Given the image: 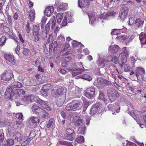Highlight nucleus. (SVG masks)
I'll return each instance as SVG.
<instances>
[{
    "mask_svg": "<svg viewBox=\"0 0 146 146\" xmlns=\"http://www.w3.org/2000/svg\"><path fill=\"white\" fill-rule=\"evenodd\" d=\"M75 133L67 134V139L70 141H72L73 140L74 138L75 137Z\"/></svg>",
    "mask_w": 146,
    "mask_h": 146,
    "instance_id": "obj_46",
    "label": "nucleus"
},
{
    "mask_svg": "<svg viewBox=\"0 0 146 146\" xmlns=\"http://www.w3.org/2000/svg\"><path fill=\"white\" fill-rule=\"evenodd\" d=\"M22 86V84L19 82H15L13 85V89H14V88H20Z\"/></svg>",
    "mask_w": 146,
    "mask_h": 146,
    "instance_id": "obj_43",
    "label": "nucleus"
},
{
    "mask_svg": "<svg viewBox=\"0 0 146 146\" xmlns=\"http://www.w3.org/2000/svg\"><path fill=\"white\" fill-rule=\"evenodd\" d=\"M97 85L101 88H102L104 87V83L103 82V79L99 78L97 80Z\"/></svg>",
    "mask_w": 146,
    "mask_h": 146,
    "instance_id": "obj_36",
    "label": "nucleus"
},
{
    "mask_svg": "<svg viewBox=\"0 0 146 146\" xmlns=\"http://www.w3.org/2000/svg\"><path fill=\"white\" fill-rule=\"evenodd\" d=\"M57 40L60 43H63L65 41V38L63 36L60 35L58 36Z\"/></svg>",
    "mask_w": 146,
    "mask_h": 146,
    "instance_id": "obj_49",
    "label": "nucleus"
},
{
    "mask_svg": "<svg viewBox=\"0 0 146 146\" xmlns=\"http://www.w3.org/2000/svg\"><path fill=\"white\" fill-rule=\"evenodd\" d=\"M103 82L104 83V86L106 85H110L111 84V83L108 80L103 79Z\"/></svg>",
    "mask_w": 146,
    "mask_h": 146,
    "instance_id": "obj_58",
    "label": "nucleus"
},
{
    "mask_svg": "<svg viewBox=\"0 0 146 146\" xmlns=\"http://www.w3.org/2000/svg\"><path fill=\"white\" fill-rule=\"evenodd\" d=\"M91 93L89 92L88 91H87V90H86V92L85 93V96L87 98H89L91 99L93 98L94 97V95L92 94V95Z\"/></svg>",
    "mask_w": 146,
    "mask_h": 146,
    "instance_id": "obj_48",
    "label": "nucleus"
},
{
    "mask_svg": "<svg viewBox=\"0 0 146 146\" xmlns=\"http://www.w3.org/2000/svg\"><path fill=\"white\" fill-rule=\"evenodd\" d=\"M67 92L66 88L64 87H62L58 89L57 92L59 95H61L62 96L65 97Z\"/></svg>",
    "mask_w": 146,
    "mask_h": 146,
    "instance_id": "obj_25",
    "label": "nucleus"
},
{
    "mask_svg": "<svg viewBox=\"0 0 146 146\" xmlns=\"http://www.w3.org/2000/svg\"><path fill=\"white\" fill-rule=\"evenodd\" d=\"M122 50L123 51L119 54L118 58L114 56L111 60V62L115 64L118 62L119 63H125L127 62V58L129 54V50L127 47L123 48Z\"/></svg>",
    "mask_w": 146,
    "mask_h": 146,
    "instance_id": "obj_1",
    "label": "nucleus"
},
{
    "mask_svg": "<svg viewBox=\"0 0 146 146\" xmlns=\"http://www.w3.org/2000/svg\"><path fill=\"white\" fill-rule=\"evenodd\" d=\"M14 143V141L11 139H9L7 140L5 143L4 146H11Z\"/></svg>",
    "mask_w": 146,
    "mask_h": 146,
    "instance_id": "obj_37",
    "label": "nucleus"
},
{
    "mask_svg": "<svg viewBox=\"0 0 146 146\" xmlns=\"http://www.w3.org/2000/svg\"><path fill=\"white\" fill-rule=\"evenodd\" d=\"M80 104V102L79 101H73L72 103L68 104L65 109L67 111H75L77 109Z\"/></svg>",
    "mask_w": 146,
    "mask_h": 146,
    "instance_id": "obj_3",
    "label": "nucleus"
},
{
    "mask_svg": "<svg viewBox=\"0 0 146 146\" xmlns=\"http://www.w3.org/2000/svg\"><path fill=\"white\" fill-rule=\"evenodd\" d=\"M66 132L67 134L75 133L74 130L70 128H68L66 129Z\"/></svg>",
    "mask_w": 146,
    "mask_h": 146,
    "instance_id": "obj_52",
    "label": "nucleus"
},
{
    "mask_svg": "<svg viewBox=\"0 0 146 146\" xmlns=\"http://www.w3.org/2000/svg\"><path fill=\"white\" fill-rule=\"evenodd\" d=\"M33 94L30 95L25 96L22 98V102H24V104H28L30 102L34 101Z\"/></svg>",
    "mask_w": 146,
    "mask_h": 146,
    "instance_id": "obj_15",
    "label": "nucleus"
},
{
    "mask_svg": "<svg viewBox=\"0 0 146 146\" xmlns=\"http://www.w3.org/2000/svg\"><path fill=\"white\" fill-rule=\"evenodd\" d=\"M144 21L140 18H138L136 19L135 22V25L137 27H142L143 23Z\"/></svg>",
    "mask_w": 146,
    "mask_h": 146,
    "instance_id": "obj_27",
    "label": "nucleus"
},
{
    "mask_svg": "<svg viewBox=\"0 0 146 146\" xmlns=\"http://www.w3.org/2000/svg\"><path fill=\"white\" fill-rule=\"evenodd\" d=\"M7 40L5 36H2L0 39V46H2L5 44Z\"/></svg>",
    "mask_w": 146,
    "mask_h": 146,
    "instance_id": "obj_41",
    "label": "nucleus"
},
{
    "mask_svg": "<svg viewBox=\"0 0 146 146\" xmlns=\"http://www.w3.org/2000/svg\"><path fill=\"white\" fill-rule=\"evenodd\" d=\"M42 102L41 105L42 107L48 110H50L51 109L50 107L47 105L45 101L41 100Z\"/></svg>",
    "mask_w": 146,
    "mask_h": 146,
    "instance_id": "obj_39",
    "label": "nucleus"
},
{
    "mask_svg": "<svg viewBox=\"0 0 146 146\" xmlns=\"http://www.w3.org/2000/svg\"><path fill=\"white\" fill-rule=\"evenodd\" d=\"M126 145L127 146H137V145L133 142H128L126 144Z\"/></svg>",
    "mask_w": 146,
    "mask_h": 146,
    "instance_id": "obj_64",
    "label": "nucleus"
},
{
    "mask_svg": "<svg viewBox=\"0 0 146 146\" xmlns=\"http://www.w3.org/2000/svg\"><path fill=\"white\" fill-rule=\"evenodd\" d=\"M124 70L126 71H130L132 69V68L131 67L127 64L124 65Z\"/></svg>",
    "mask_w": 146,
    "mask_h": 146,
    "instance_id": "obj_53",
    "label": "nucleus"
},
{
    "mask_svg": "<svg viewBox=\"0 0 146 146\" xmlns=\"http://www.w3.org/2000/svg\"><path fill=\"white\" fill-rule=\"evenodd\" d=\"M81 127L79 128L78 131V134H84L86 132V127L84 123H82Z\"/></svg>",
    "mask_w": 146,
    "mask_h": 146,
    "instance_id": "obj_30",
    "label": "nucleus"
},
{
    "mask_svg": "<svg viewBox=\"0 0 146 146\" xmlns=\"http://www.w3.org/2000/svg\"><path fill=\"white\" fill-rule=\"evenodd\" d=\"M122 29H114L111 32V35H119L121 33V31Z\"/></svg>",
    "mask_w": 146,
    "mask_h": 146,
    "instance_id": "obj_38",
    "label": "nucleus"
},
{
    "mask_svg": "<svg viewBox=\"0 0 146 146\" xmlns=\"http://www.w3.org/2000/svg\"><path fill=\"white\" fill-rule=\"evenodd\" d=\"M108 110H110L112 111H115L116 113H118L119 112L120 108L118 103H115L113 105L111 104H109L108 106Z\"/></svg>",
    "mask_w": 146,
    "mask_h": 146,
    "instance_id": "obj_11",
    "label": "nucleus"
},
{
    "mask_svg": "<svg viewBox=\"0 0 146 146\" xmlns=\"http://www.w3.org/2000/svg\"><path fill=\"white\" fill-rule=\"evenodd\" d=\"M87 13L89 19V23L91 25H92L93 24V21L94 19V15L92 11H88Z\"/></svg>",
    "mask_w": 146,
    "mask_h": 146,
    "instance_id": "obj_28",
    "label": "nucleus"
},
{
    "mask_svg": "<svg viewBox=\"0 0 146 146\" xmlns=\"http://www.w3.org/2000/svg\"><path fill=\"white\" fill-rule=\"evenodd\" d=\"M31 109L34 113L38 115L42 109L36 105H34L32 106Z\"/></svg>",
    "mask_w": 146,
    "mask_h": 146,
    "instance_id": "obj_20",
    "label": "nucleus"
},
{
    "mask_svg": "<svg viewBox=\"0 0 146 146\" xmlns=\"http://www.w3.org/2000/svg\"><path fill=\"white\" fill-rule=\"evenodd\" d=\"M56 17L58 23V24L60 23L61 22V20L63 18L62 13H58L56 16Z\"/></svg>",
    "mask_w": 146,
    "mask_h": 146,
    "instance_id": "obj_47",
    "label": "nucleus"
},
{
    "mask_svg": "<svg viewBox=\"0 0 146 146\" xmlns=\"http://www.w3.org/2000/svg\"><path fill=\"white\" fill-rule=\"evenodd\" d=\"M99 18H100L101 20L104 19L106 20H108L109 19V16L108 15H100L99 17Z\"/></svg>",
    "mask_w": 146,
    "mask_h": 146,
    "instance_id": "obj_50",
    "label": "nucleus"
},
{
    "mask_svg": "<svg viewBox=\"0 0 146 146\" xmlns=\"http://www.w3.org/2000/svg\"><path fill=\"white\" fill-rule=\"evenodd\" d=\"M29 51V50L28 48H25L23 49V52L24 55H27L28 54Z\"/></svg>",
    "mask_w": 146,
    "mask_h": 146,
    "instance_id": "obj_62",
    "label": "nucleus"
},
{
    "mask_svg": "<svg viewBox=\"0 0 146 146\" xmlns=\"http://www.w3.org/2000/svg\"><path fill=\"white\" fill-rule=\"evenodd\" d=\"M23 117V115L21 113H17L16 115V117L19 119L21 120L22 119Z\"/></svg>",
    "mask_w": 146,
    "mask_h": 146,
    "instance_id": "obj_55",
    "label": "nucleus"
},
{
    "mask_svg": "<svg viewBox=\"0 0 146 146\" xmlns=\"http://www.w3.org/2000/svg\"><path fill=\"white\" fill-rule=\"evenodd\" d=\"M94 87L93 86H91L89 88H87L86 90L91 93V94H93L95 95V90Z\"/></svg>",
    "mask_w": 146,
    "mask_h": 146,
    "instance_id": "obj_44",
    "label": "nucleus"
},
{
    "mask_svg": "<svg viewBox=\"0 0 146 146\" xmlns=\"http://www.w3.org/2000/svg\"><path fill=\"white\" fill-rule=\"evenodd\" d=\"M5 59L13 64L15 65L16 61L15 60L13 55L11 53H6L4 55Z\"/></svg>",
    "mask_w": 146,
    "mask_h": 146,
    "instance_id": "obj_12",
    "label": "nucleus"
},
{
    "mask_svg": "<svg viewBox=\"0 0 146 146\" xmlns=\"http://www.w3.org/2000/svg\"><path fill=\"white\" fill-rule=\"evenodd\" d=\"M26 29L27 33H29L31 30V28L30 27V24L29 23H27L26 27Z\"/></svg>",
    "mask_w": 146,
    "mask_h": 146,
    "instance_id": "obj_56",
    "label": "nucleus"
},
{
    "mask_svg": "<svg viewBox=\"0 0 146 146\" xmlns=\"http://www.w3.org/2000/svg\"><path fill=\"white\" fill-rule=\"evenodd\" d=\"M29 15L30 19L31 21H33L35 17V12L34 10H30L29 11Z\"/></svg>",
    "mask_w": 146,
    "mask_h": 146,
    "instance_id": "obj_33",
    "label": "nucleus"
},
{
    "mask_svg": "<svg viewBox=\"0 0 146 146\" xmlns=\"http://www.w3.org/2000/svg\"><path fill=\"white\" fill-rule=\"evenodd\" d=\"M139 38L141 45L146 44V35L144 33H141L140 34Z\"/></svg>",
    "mask_w": 146,
    "mask_h": 146,
    "instance_id": "obj_23",
    "label": "nucleus"
},
{
    "mask_svg": "<svg viewBox=\"0 0 146 146\" xmlns=\"http://www.w3.org/2000/svg\"><path fill=\"white\" fill-rule=\"evenodd\" d=\"M75 78L76 79L82 78L89 81H90L92 80V77L87 74H83L81 75L78 76H76L75 77Z\"/></svg>",
    "mask_w": 146,
    "mask_h": 146,
    "instance_id": "obj_26",
    "label": "nucleus"
},
{
    "mask_svg": "<svg viewBox=\"0 0 146 146\" xmlns=\"http://www.w3.org/2000/svg\"><path fill=\"white\" fill-rule=\"evenodd\" d=\"M65 99V97L62 96V98H60L59 100L56 102V104L58 107L61 106L62 105L64 102Z\"/></svg>",
    "mask_w": 146,
    "mask_h": 146,
    "instance_id": "obj_35",
    "label": "nucleus"
},
{
    "mask_svg": "<svg viewBox=\"0 0 146 146\" xmlns=\"http://www.w3.org/2000/svg\"><path fill=\"white\" fill-rule=\"evenodd\" d=\"M99 98L102 100L105 99L104 97V94L101 91H100V92Z\"/></svg>",
    "mask_w": 146,
    "mask_h": 146,
    "instance_id": "obj_61",
    "label": "nucleus"
},
{
    "mask_svg": "<svg viewBox=\"0 0 146 146\" xmlns=\"http://www.w3.org/2000/svg\"><path fill=\"white\" fill-rule=\"evenodd\" d=\"M48 23L50 24V23H52V28L53 29L55 25V18L54 17L52 18L49 21Z\"/></svg>",
    "mask_w": 146,
    "mask_h": 146,
    "instance_id": "obj_45",
    "label": "nucleus"
},
{
    "mask_svg": "<svg viewBox=\"0 0 146 146\" xmlns=\"http://www.w3.org/2000/svg\"><path fill=\"white\" fill-rule=\"evenodd\" d=\"M47 19V18L45 16L43 17L41 20L42 25L41 26V28L43 27V25L46 23Z\"/></svg>",
    "mask_w": 146,
    "mask_h": 146,
    "instance_id": "obj_54",
    "label": "nucleus"
},
{
    "mask_svg": "<svg viewBox=\"0 0 146 146\" xmlns=\"http://www.w3.org/2000/svg\"><path fill=\"white\" fill-rule=\"evenodd\" d=\"M76 141L80 143L84 142V139L83 136L81 135L78 136L76 139Z\"/></svg>",
    "mask_w": 146,
    "mask_h": 146,
    "instance_id": "obj_42",
    "label": "nucleus"
},
{
    "mask_svg": "<svg viewBox=\"0 0 146 146\" xmlns=\"http://www.w3.org/2000/svg\"><path fill=\"white\" fill-rule=\"evenodd\" d=\"M33 97H34V101L37 102L41 100L38 96H35L34 94H33Z\"/></svg>",
    "mask_w": 146,
    "mask_h": 146,
    "instance_id": "obj_63",
    "label": "nucleus"
},
{
    "mask_svg": "<svg viewBox=\"0 0 146 146\" xmlns=\"http://www.w3.org/2000/svg\"><path fill=\"white\" fill-rule=\"evenodd\" d=\"M128 10L127 9L123 8L119 11V17L120 18V21L123 22L126 18L127 15Z\"/></svg>",
    "mask_w": 146,
    "mask_h": 146,
    "instance_id": "obj_8",
    "label": "nucleus"
},
{
    "mask_svg": "<svg viewBox=\"0 0 146 146\" xmlns=\"http://www.w3.org/2000/svg\"><path fill=\"white\" fill-rule=\"evenodd\" d=\"M15 96H16L15 89H13V87L7 88L5 93V98L7 99H11Z\"/></svg>",
    "mask_w": 146,
    "mask_h": 146,
    "instance_id": "obj_5",
    "label": "nucleus"
},
{
    "mask_svg": "<svg viewBox=\"0 0 146 146\" xmlns=\"http://www.w3.org/2000/svg\"><path fill=\"white\" fill-rule=\"evenodd\" d=\"M107 93L110 100L113 102L117 98L120 96L119 93L113 89H110L107 91Z\"/></svg>",
    "mask_w": 146,
    "mask_h": 146,
    "instance_id": "obj_2",
    "label": "nucleus"
},
{
    "mask_svg": "<svg viewBox=\"0 0 146 146\" xmlns=\"http://www.w3.org/2000/svg\"><path fill=\"white\" fill-rule=\"evenodd\" d=\"M134 17L130 18L129 21H128V24L130 25H133L134 23Z\"/></svg>",
    "mask_w": 146,
    "mask_h": 146,
    "instance_id": "obj_57",
    "label": "nucleus"
},
{
    "mask_svg": "<svg viewBox=\"0 0 146 146\" xmlns=\"http://www.w3.org/2000/svg\"><path fill=\"white\" fill-rule=\"evenodd\" d=\"M68 7V4L66 3L61 4L57 8V10L58 11H64Z\"/></svg>",
    "mask_w": 146,
    "mask_h": 146,
    "instance_id": "obj_29",
    "label": "nucleus"
},
{
    "mask_svg": "<svg viewBox=\"0 0 146 146\" xmlns=\"http://www.w3.org/2000/svg\"><path fill=\"white\" fill-rule=\"evenodd\" d=\"M31 140V138H28L26 140L23 141L21 145L23 146H28L29 143Z\"/></svg>",
    "mask_w": 146,
    "mask_h": 146,
    "instance_id": "obj_40",
    "label": "nucleus"
},
{
    "mask_svg": "<svg viewBox=\"0 0 146 146\" xmlns=\"http://www.w3.org/2000/svg\"><path fill=\"white\" fill-rule=\"evenodd\" d=\"M40 29V25L39 24H34L33 25V33L34 36V41L37 42L39 39V31Z\"/></svg>",
    "mask_w": 146,
    "mask_h": 146,
    "instance_id": "obj_6",
    "label": "nucleus"
},
{
    "mask_svg": "<svg viewBox=\"0 0 146 146\" xmlns=\"http://www.w3.org/2000/svg\"><path fill=\"white\" fill-rule=\"evenodd\" d=\"M15 92L16 98H17L21 95H23L25 93L23 90L19 89H16L15 90Z\"/></svg>",
    "mask_w": 146,
    "mask_h": 146,
    "instance_id": "obj_31",
    "label": "nucleus"
},
{
    "mask_svg": "<svg viewBox=\"0 0 146 146\" xmlns=\"http://www.w3.org/2000/svg\"><path fill=\"white\" fill-rule=\"evenodd\" d=\"M4 134L2 132H0V143H1L4 140Z\"/></svg>",
    "mask_w": 146,
    "mask_h": 146,
    "instance_id": "obj_60",
    "label": "nucleus"
},
{
    "mask_svg": "<svg viewBox=\"0 0 146 146\" xmlns=\"http://www.w3.org/2000/svg\"><path fill=\"white\" fill-rule=\"evenodd\" d=\"M72 15L71 14V13H68L64 18L63 21L62 23V25L63 27L66 26L67 24V19H68V22H72L73 21V19H72Z\"/></svg>",
    "mask_w": 146,
    "mask_h": 146,
    "instance_id": "obj_10",
    "label": "nucleus"
},
{
    "mask_svg": "<svg viewBox=\"0 0 146 146\" xmlns=\"http://www.w3.org/2000/svg\"><path fill=\"white\" fill-rule=\"evenodd\" d=\"M90 2L88 0H78V6L82 8L87 7L89 5Z\"/></svg>",
    "mask_w": 146,
    "mask_h": 146,
    "instance_id": "obj_18",
    "label": "nucleus"
},
{
    "mask_svg": "<svg viewBox=\"0 0 146 146\" xmlns=\"http://www.w3.org/2000/svg\"><path fill=\"white\" fill-rule=\"evenodd\" d=\"M110 61L108 60L100 58L97 61V65L99 67L101 68H104L105 66L106 65H107Z\"/></svg>",
    "mask_w": 146,
    "mask_h": 146,
    "instance_id": "obj_16",
    "label": "nucleus"
},
{
    "mask_svg": "<svg viewBox=\"0 0 146 146\" xmlns=\"http://www.w3.org/2000/svg\"><path fill=\"white\" fill-rule=\"evenodd\" d=\"M100 106L99 103H97L92 106L90 111V115H93L97 113L100 109Z\"/></svg>",
    "mask_w": 146,
    "mask_h": 146,
    "instance_id": "obj_9",
    "label": "nucleus"
},
{
    "mask_svg": "<svg viewBox=\"0 0 146 146\" xmlns=\"http://www.w3.org/2000/svg\"><path fill=\"white\" fill-rule=\"evenodd\" d=\"M13 77L12 72L9 70L5 71L1 75V79L7 81L10 80Z\"/></svg>",
    "mask_w": 146,
    "mask_h": 146,
    "instance_id": "obj_7",
    "label": "nucleus"
},
{
    "mask_svg": "<svg viewBox=\"0 0 146 146\" xmlns=\"http://www.w3.org/2000/svg\"><path fill=\"white\" fill-rule=\"evenodd\" d=\"M74 125L77 126L82 125L83 123L81 118L78 116H76L74 117L73 120Z\"/></svg>",
    "mask_w": 146,
    "mask_h": 146,
    "instance_id": "obj_19",
    "label": "nucleus"
},
{
    "mask_svg": "<svg viewBox=\"0 0 146 146\" xmlns=\"http://www.w3.org/2000/svg\"><path fill=\"white\" fill-rule=\"evenodd\" d=\"M137 72H135V74L138 79L140 80L142 78V76L145 74L144 69L142 68H138L137 69Z\"/></svg>",
    "mask_w": 146,
    "mask_h": 146,
    "instance_id": "obj_14",
    "label": "nucleus"
},
{
    "mask_svg": "<svg viewBox=\"0 0 146 146\" xmlns=\"http://www.w3.org/2000/svg\"><path fill=\"white\" fill-rule=\"evenodd\" d=\"M120 47L119 46L114 44L110 46L108 50L109 51L111 52L115 53H117Z\"/></svg>",
    "mask_w": 146,
    "mask_h": 146,
    "instance_id": "obj_21",
    "label": "nucleus"
},
{
    "mask_svg": "<svg viewBox=\"0 0 146 146\" xmlns=\"http://www.w3.org/2000/svg\"><path fill=\"white\" fill-rule=\"evenodd\" d=\"M36 134V133L35 131H31L30 132V134H29V138H31V140H32L34 137H35Z\"/></svg>",
    "mask_w": 146,
    "mask_h": 146,
    "instance_id": "obj_51",
    "label": "nucleus"
},
{
    "mask_svg": "<svg viewBox=\"0 0 146 146\" xmlns=\"http://www.w3.org/2000/svg\"><path fill=\"white\" fill-rule=\"evenodd\" d=\"M72 46L73 47L77 46L79 44V43L76 40H74L72 43Z\"/></svg>",
    "mask_w": 146,
    "mask_h": 146,
    "instance_id": "obj_59",
    "label": "nucleus"
},
{
    "mask_svg": "<svg viewBox=\"0 0 146 146\" xmlns=\"http://www.w3.org/2000/svg\"><path fill=\"white\" fill-rule=\"evenodd\" d=\"M28 121L31 127L34 128L39 123L40 120L38 117L32 116L29 117Z\"/></svg>",
    "mask_w": 146,
    "mask_h": 146,
    "instance_id": "obj_4",
    "label": "nucleus"
},
{
    "mask_svg": "<svg viewBox=\"0 0 146 146\" xmlns=\"http://www.w3.org/2000/svg\"><path fill=\"white\" fill-rule=\"evenodd\" d=\"M87 70L84 68V69L81 68H78L77 69V70L74 71L72 73V75L73 76H76L78 75L81 74V72H84Z\"/></svg>",
    "mask_w": 146,
    "mask_h": 146,
    "instance_id": "obj_32",
    "label": "nucleus"
},
{
    "mask_svg": "<svg viewBox=\"0 0 146 146\" xmlns=\"http://www.w3.org/2000/svg\"><path fill=\"white\" fill-rule=\"evenodd\" d=\"M50 84H47L43 86L40 91L41 94L42 96L44 97L47 96V92L50 89Z\"/></svg>",
    "mask_w": 146,
    "mask_h": 146,
    "instance_id": "obj_17",
    "label": "nucleus"
},
{
    "mask_svg": "<svg viewBox=\"0 0 146 146\" xmlns=\"http://www.w3.org/2000/svg\"><path fill=\"white\" fill-rule=\"evenodd\" d=\"M38 115L42 118L46 119H47L50 117L49 114L43 109H42Z\"/></svg>",
    "mask_w": 146,
    "mask_h": 146,
    "instance_id": "obj_24",
    "label": "nucleus"
},
{
    "mask_svg": "<svg viewBox=\"0 0 146 146\" xmlns=\"http://www.w3.org/2000/svg\"><path fill=\"white\" fill-rule=\"evenodd\" d=\"M50 24L49 23H48L46 25L45 27V31L46 32L44 33L45 34L44 35V36H43V38H45L47 36L50 30Z\"/></svg>",
    "mask_w": 146,
    "mask_h": 146,
    "instance_id": "obj_34",
    "label": "nucleus"
},
{
    "mask_svg": "<svg viewBox=\"0 0 146 146\" xmlns=\"http://www.w3.org/2000/svg\"><path fill=\"white\" fill-rule=\"evenodd\" d=\"M26 135L23 133H21L19 132L15 133L13 136V138L18 141H21L26 137Z\"/></svg>",
    "mask_w": 146,
    "mask_h": 146,
    "instance_id": "obj_13",
    "label": "nucleus"
},
{
    "mask_svg": "<svg viewBox=\"0 0 146 146\" xmlns=\"http://www.w3.org/2000/svg\"><path fill=\"white\" fill-rule=\"evenodd\" d=\"M54 11L53 6L48 7L46 8L44 12V14L48 17H49Z\"/></svg>",
    "mask_w": 146,
    "mask_h": 146,
    "instance_id": "obj_22",
    "label": "nucleus"
}]
</instances>
